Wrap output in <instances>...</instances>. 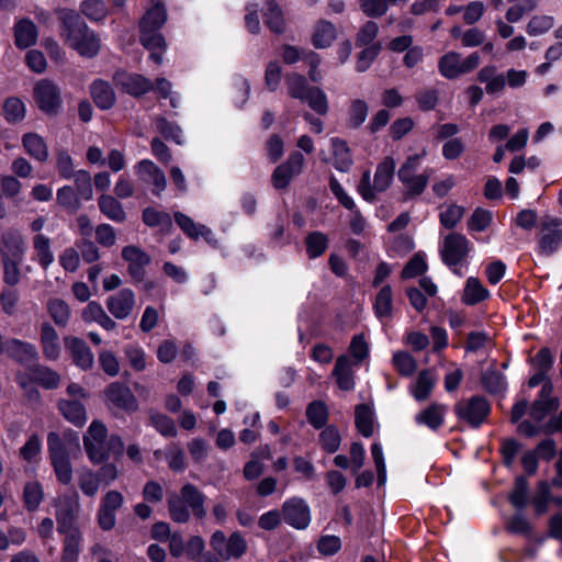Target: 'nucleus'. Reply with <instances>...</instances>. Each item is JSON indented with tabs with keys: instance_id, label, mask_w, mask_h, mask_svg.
Segmentation results:
<instances>
[{
	"instance_id": "obj_46",
	"label": "nucleus",
	"mask_w": 562,
	"mask_h": 562,
	"mask_svg": "<svg viewBox=\"0 0 562 562\" xmlns=\"http://www.w3.org/2000/svg\"><path fill=\"white\" fill-rule=\"evenodd\" d=\"M435 386V378L430 370H423L419 372L415 386L413 389L414 397L419 401H426Z\"/></svg>"
},
{
	"instance_id": "obj_9",
	"label": "nucleus",
	"mask_w": 562,
	"mask_h": 562,
	"mask_svg": "<svg viewBox=\"0 0 562 562\" xmlns=\"http://www.w3.org/2000/svg\"><path fill=\"white\" fill-rule=\"evenodd\" d=\"M562 244V220L546 216L541 221L539 238V250L550 256L554 254Z\"/></svg>"
},
{
	"instance_id": "obj_11",
	"label": "nucleus",
	"mask_w": 562,
	"mask_h": 562,
	"mask_svg": "<svg viewBox=\"0 0 562 562\" xmlns=\"http://www.w3.org/2000/svg\"><path fill=\"white\" fill-rule=\"evenodd\" d=\"M304 166V156L300 151L292 153L286 161L279 165L272 173L276 189H285L293 177L300 175Z\"/></svg>"
},
{
	"instance_id": "obj_15",
	"label": "nucleus",
	"mask_w": 562,
	"mask_h": 562,
	"mask_svg": "<svg viewBox=\"0 0 562 562\" xmlns=\"http://www.w3.org/2000/svg\"><path fill=\"white\" fill-rule=\"evenodd\" d=\"M122 258L128 262L127 271L135 282H143L145 279V268L150 263L151 258L148 254L134 245L125 246L122 249Z\"/></svg>"
},
{
	"instance_id": "obj_59",
	"label": "nucleus",
	"mask_w": 562,
	"mask_h": 562,
	"mask_svg": "<svg viewBox=\"0 0 562 562\" xmlns=\"http://www.w3.org/2000/svg\"><path fill=\"white\" fill-rule=\"evenodd\" d=\"M57 202L74 213L81 207V202L78 194L69 186H65L57 191Z\"/></svg>"
},
{
	"instance_id": "obj_10",
	"label": "nucleus",
	"mask_w": 562,
	"mask_h": 562,
	"mask_svg": "<svg viewBox=\"0 0 562 562\" xmlns=\"http://www.w3.org/2000/svg\"><path fill=\"white\" fill-rule=\"evenodd\" d=\"M469 251L467 237L459 233H451L445 237L440 255L448 267H454L467 258Z\"/></svg>"
},
{
	"instance_id": "obj_8",
	"label": "nucleus",
	"mask_w": 562,
	"mask_h": 562,
	"mask_svg": "<svg viewBox=\"0 0 562 562\" xmlns=\"http://www.w3.org/2000/svg\"><path fill=\"white\" fill-rule=\"evenodd\" d=\"M56 519L59 529L75 528V521L80 512L79 494L71 493L60 495L55 499Z\"/></svg>"
},
{
	"instance_id": "obj_27",
	"label": "nucleus",
	"mask_w": 562,
	"mask_h": 562,
	"mask_svg": "<svg viewBox=\"0 0 562 562\" xmlns=\"http://www.w3.org/2000/svg\"><path fill=\"white\" fill-rule=\"evenodd\" d=\"M173 216L177 225L189 238L196 240L203 237L206 241H211L213 233L209 227L194 223L191 217L181 212H176Z\"/></svg>"
},
{
	"instance_id": "obj_24",
	"label": "nucleus",
	"mask_w": 562,
	"mask_h": 562,
	"mask_svg": "<svg viewBox=\"0 0 562 562\" xmlns=\"http://www.w3.org/2000/svg\"><path fill=\"white\" fill-rule=\"evenodd\" d=\"M81 317L85 323H97L103 329L111 331L116 328V323L112 319L104 308L95 301H91L81 312Z\"/></svg>"
},
{
	"instance_id": "obj_37",
	"label": "nucleus",
	"mask_w": 562,
	"mask_h": 562,
	"mask_svg": "<svg viewBox=\"0 0 562 562\" xmlns=\"http://www.w3.org/2000/svg\"><path fill=\"white\" fill-rule=\"evenodd\" d=\"M100 211L110 220L122 223L126 220V213L122 204L112 195L102 194L98 201Z\"/></svg>"
},
{
	"instance_id": "obj_56",
	"label": "nucleus",
	"mask_w": 562,
	"mask_h": 562,
	"mask_svg": "<svg viewBox=\"0 0 562 562\" xmlns=\"http://www.w3.org/2000/svg\"><path fill=\"white\" fill-rule=\"evenodd\" d=\"M149 418H150L151 425L162 436L175 437L177 435V428H176L175 422L167 415L150 411Z\"/></svg>"
},
{
	"instance_id": "obj_21",
	"label": "nucleus",
	"mask_w": 562,
	"mask_h": 562,
	"mask_svg": "<svg viewBox=\"0 0 562 562\" xmlns=\"http://www.w3.org/2000/svg\"><path fill=\"white\" fill-rule=\"evenodd\" d=\"M180 496L196 519L202 520L205 518L206 510L204 504L206 497L196 486L190 483L184 484L180 490Z\"/></svg>"
},
{
	"instance_id": "obj_28",
	"label": "nucleus",
	"mask_w": 562,
	"mask_h": 562,
	"mask_svg": "<svg viewBox=\"0 0 562 562\" xmlns=\"http://www.w3.org/2000/svg\"><path fill=\"white\" fill-rule=\"evenodd\" d=\"M90 94L95 105L102 110H109L115 103L114 90L104 80H94L90 86Z\"/></svg>"
},
{
	"instance_id": "obj_41",
	"label": "nucleus",
	"mask_w": 562,
	"mask_h": 562,
	"mask_svg": "<svg viewBox=\"0 0 562 562\" xmlns=\"http://www.w3.org/2000/svg\"><path fill=\"white\" fill-rule=\"evenodd\" d=\"M374 313L379 318L392 317L393 291L390 285H384L378 292L373 304Z\"/></svg>"
},
{
	"instance_id": "obj_39",
	"label": "nucleus",
	"mask_w": 562,
	"mask_h": 562,
	"mask_svg": "<svg viewBox=\"0 0 562 562\" xmlns=\"http://www.w3.org/2000/svg\"><path fill=\"white\" fill-rule=\"evenodd\" d=\"M2 244L4 247L3 256L14 259H22L24 251V243L18 231H7L2 234Z\"/></svg>"
},
{
	"instance_id": "obj_36",
	"label": "nucleus",
	"mask_w": 562,
	"mask_h": 562,
	"mask_svg": "<svg viewBox=\"0 0 562 562\" xmlns=\"http://www.w3.org/2000/svg\"><path fill=\"white\" fill-rule=\"evenodd\" d=\"M334 166L339 171H348L352 166V157L347 143L338 137L331 138Z\"/></svg>"
},
{
	"instance_id": "obj_53",
	"label": "nucleus",
	"mask_w": 562,
	"mask_h": 562,
	"mask_svg": "<svg viewBox=\"0 0 562 562\" xmlns=\"http://www.w3.org/2000/svg\"><path fill=\"white\" fill-rule=\"evenodd\" d=\"M306 417L308 423L316 429L324 427L327 423L328 412L325 403L314 401L306 408Z\"/></svg>"
},
{
	"instance_id": "obj_18",
	"label": "nucleus",
	"mask_w": 562,
	"mask_h": 562,
	"mask_svg": "<svg viewBox=\"0 0 562 562\" xmlns=\"http://www.w3.org/2000/svg\"><path fill=\"white\" fill-rule=\"evenodd\" d=\"M40 342L42 353L46 360L55 361L59 358L61 346L56 329L47 322L41 326Z\"/></svg>"
},
{
	"instance_id": "obj_49",
	"label": "nucleus",
	"mask_w": 562,
	"mask_h": 562,
	"mask_svg": "<svg viewBox=\"0 0 562 562\" xmlns=\"http://www.w3.org/2000/svg\"><path fill=\"white\" fill-rule=\"evenodd\" d=\"M15 381L25 395L33 400L35 397V363L27 364L23 370H19Z\"/></svg>"
},
{
	"instance_id": "obj_3",
	"label": "nucleus",
	"mask_w": 562,
	"mask_h": 562,
	"mask_svg": "<svg viewBox=\"0 0 562 562\" xmlns=\"http://www.w3.org/2000/svg\"><path fill=\"white\" fill-rule=\"evenodd\" d=\"M394 171V159L392 157H385L376 167V171L373 179V186H371L370 171L366 170L362 173V178L358 186L359 193L366 201H374L376 192H384L391 186Z\"/></svg>"
},
{
	"instance_id": "obj_55",
	"label": "nucleus",
	"mask_w": 562,
	"mask_h": 562,
	"mask_svg": "<svg viewBox=\"0 0 562 562\" xmlns=\"http://www.w3.org/2000/svg\"><path fill=\"white\" fill-rule=\"evenodd\" d=\"M247 550V542L239 532H233L227 539L223 559H239Z\"/></svg>"
},
{
	"instance_id": "obj_2",
	"label": "nucleus",
	"mask_w": 562,
	"mask_h": 562,
	"mask_svg": "<svg viewBox=\"0 0 562 562\" xmlns=\"http://www.w3.org/2000/svg\"><path fill=\"white\" fill-rule=\"evenodd\" d=\"M288 93L294 99L307 102L310 108L319 115L328 112V101L324 91L318 87L308 86L304 76L292 72L285 76Z\"/></svg>"
},
{
	"instance_id": "obj_57",
	"label": "nucleus",
	"mask_w": 562,
	"mask_h": 562,
	"mask_svg": "<svg viewBox=\"0 0 562 562\" xmlns=\"http://www.w3.org/2000/svg\"><path fill=\"white\" fill-rule=\"evenodd\" d=\"M81 12L91 21H102L108 15V9L102 0H85L80 4Z\"/></svg>"
},
{
	"instance_id": "obj_16",
	"label": "nucleus",
	"mask_w": 562,
	"mask_h": 562,
	"mask_svg": "<svg viewBox=\"0 0 562 562\" xmlns=\"http://www.w3.org/2000/svg\"><path fill=\"white\" fill-rule=\"evenodd\" d=\"M282 516L286 524L296 529L306 528L311 520L310 508L301 498L285 502L282 506Z\"/></svg>"
},
{
	"instance_id": "obj_50",
	"label": "nucleus",
	"mask_w": 562,
	"mask_h": 562,
	"mask_svg": "<svg viewBox=\"0 0 562 562\" xmlns=\"http://www.w3.org/2000/svg\"><path fill=\"white\" fill-rule=\"evenodd\" d=\"M307 256L311 259L322 256L328 247V238L324 233L313 232L305 238Z\"/></svg>"
},
{
	"instance_id": "obj_14",
	"label": "nucleus",
	"mask_w": 562,
	"mask_h": 562,
	"mask_svg": "<svg viewBox=\"0 0 562 562\" xmlns=\"http://www.w3.org/2000/svg\"><path fill=\"white\" fill-rule=\"evenodd\" d=\"M104 394L106 400L119 409H122L127 413L136 412L138 409V403L135 395L133 394L131 389L124 383H110L105 387Z\"/></svg>"
},
{
	"instance_id": "obj_31",
	"label": "nucleus",
	"mask_w": 562,
	"mask_h": 562,
	"mask_svg": "<svg viewBox=\"0 0 562 562\" xmlns=\"http://www.w3.org/2000/svg\"><path fill=\"white\" fill-rule=\"evenodd\" d=\"M14 44L19 49H26L35 45V23L24 18L14 25Z\"/></svg>"
},
{
	"instance_id": "obj_5",
	"label": "nucleus",
	"mask_w": 562,
	"mask_h": 562,
	"mask_svg": "<svg viewBox=\"0 0 562 562\" xmlns=\"http://www.w3.org/2000/svg\"><path fill=\"white\" fill-rule=\"evenodd\" d=\"M37 109L48 119L58 116L63 111L60 88L48 79L37 82Z\"/></svg>"
},
{
	"instance_id": "obj_63",
	"label": "nucleus",
	"mask_w": 562,
	"mask_h": 562,
	"mask_svg": "<svg viewBox=\"0 0 562 562\" xmlns=\"http://www.w3.org/2000/svg\"><path fill=\"white\" fill-rule=\"evenodd\" d=\"M72 177L75 178L77 194L87 201L91 200L93 190L90 173L86 170H78Z\"/></svg>"
},
{
	"instance_id": "obj_48",
	"label": "nucleus",
	"mask_w": 562,
	"mask_h": 562,
	"mask_svg": "<svg viewBox=\"0 0 562 562\" xmlns=\"http://www.w3.org/2000/svg\"><path fill=\"white\" fill-rule=\"evenodd\" d=\"M481 383L490 394H498L506 389L504 374L494 369H488L482 373Z\"/></svg>"
},
{
	"instance_id": "obj_38",
	"label": "nucleus",
	"mask_w": 562,
	"mask_h": 562,
	"mask_svg": "<svg viewBox=\"0 0 562 562\" xmlns=\"http://www.w3.org/2000/svg\"><path fill=\"white\" fill-rule=\"evenodd\" d=\"M143 222L149 227H160L164 233L172 229V220L169 213L158 211L154 207H146L142 214Z\"/></svg>"
},
{
	"instance_id": "obj_32",
	"label": "nucleus",
	"mask_w": 562,
	"mask_h": 562,
	"mask_svg": "<svg viewBox=\"0 0 562 562\" xmlns=\"http://www.w3.org/2000/svg\"><path fill=\"white\" fill-rule=\"evenodd\" d=\"M431 170H425L422 175L407 176V179L398 178L404 186L403 195L405 199H412L420 195L428 184Z\"/></svg>"
},
{
	"instance_id": "obj_52",
	"label": "nucleus",
	"mask_w": 562,
	"mask_h": 562,
	"mask_svg": "<svg viewBox=\"0 0 562 562\" xmlns=\"http://www.w3.org/2000/svg\"><path fill=\"white\" fill-rule=\"evenodd\" d=\"M78 485L81 492L88 497H94L99 491L100 479L89 469L78 472Z\"/></svg>"
},
{
	"instance_id": "obj_51",
	"label": "nucleus",
	"mask_w": 562,
	"mask_h": 562,
	"mask_svg": "<svg viewBox=\"0 0 562 562\" xmlns=\"http://www.w3.org/2000/svg\"><path fill=\"white\" fill-rule=\"evenodd\" d=\"M368 104L361 99H355L350 102L348 111V126L350 128H359L366 121L368 115Z\"/></svg>"
},
{
	"instance_id": "obj_19",
	"label": "nucleus",
	"mask_w": 562,
	"mask_h": 562,
	"mask_svg": "<svg viewBox=\"0 0 562 562\" xmlns=\"http://www.w3.org/2000/svg\"><path fill=\"white\" fill-rule=\"evenodd\" d=\"M48 452L50 461L68 458L74 448L80 451V443L77 436L69 435L64 441L57 432H49L47 437Z\"/></svg>"
},
{
	"instance_id": "obj_45",
	"label": "nucleus",
	"mask_w": 562,
	"mask_h": 562,
	"mask_svg": "<svg viewBox=\"0 0 562 562\" xmlns=\"http://www.w3.org/2000/svg\"><path fill=\"white\" fill-rule=\"evenodd\" d=\"M488 296V291L481 284L479 279L469 278L463 290L462 301L467 305H474Z\"/></svg>"
},
{
	"instance_id": "obj_4",
	"label": "nucleus",
	"mask_w": 562,
	"mask_h": 562,
	"mask_svg": "<svg viewBox=\"0 0 562 562\" xmlns=\"http://www.w3.org/2000/svg\"><path fill=\"white\" fill-rule=\"evenodd\" d=\"M491 406L483 396L475 395L468 400H461L454 405L458 418L473 428H477L487 418Z\"/></svg>"
},
{
	"instance_id": "obj_6",
	"label": "nucleus",
	"mask_w": 562,
	"mask_h": 562,
	"mask_svg": "<svg viewBox=\"0 0 562 562\" xmlns=\"http://www.w3.org/2000/svg\"><path fill=\"white\" fill-rule=\"evenodd\" d=\"M480 64L477 53L470 54L464 60L456 52H449L441 56L438 61L440 74L447 79H454L475 69Z\"/></svg>"
},
{
	"instance_id": "obj_12",
	"label": "nucleus",
	"mask_w": 562,
	"mask_h": 562,
	"mask_svg": "<svg viewBox=\"0 0 562 562\" xmlns=\"http://www.w3.org/2000/svg\"><path fill=\"white\" fill-rule=\"evenodd\" d=\"M124 497L119 491H109L101 499L98 510V524L102 530H111L114 528L116 518L115 512L122 507Z\"/></svg>"
},
{
	"instance_id": "obj_25",
	"label": "nucleus",
	"mask_w": 562,
	"mask_h": 562,
	"mask_svg": "<svg viewBox=\"0 0 562 562\" xmlns=\"http://www.w3.org/2000/svg\"><path fill=\"white\" fill-rule=\"evenodd\" d=\"M4 352L21 364H32L35 359V348L32 344L19 339H11L5 342Z\"/></svg>"
},
{
	"instance_id": "obj_34",
	"label": "nucleus",
	"mask_w": 562,
	"mask_h": 562,
	"mask_svg": "<svg viewBox=\"0 0 562 562\" xmlns=\"http://www.w3.org/2000/svg\"><path fill=\"white\" fill-rule=\"evenodd\" d=\"M445 411V405L432 403L427 408L417 414L416 422L418 424L426 425L430 429L436 430L443 423Z\"/></svg>"
},
{
	"instance_id": "obj_61",
	"label": "nucleus",
	"mask_w": 562,
	"mask_h": 562,
	"mask_svg": "<svg viewBox=\"0 0 562 562\" xmlns=\"http://www.w3.org/2000/svg\"><path fill=\"white\" fill-rule=\"evenodd\" d=\"M493 214L488 210L477 207L468 221L469 229L474 232L485 231L492 223Z\"/></svg>"
},
{
	"instance_id": "obj_62",
	"label": "nucleus",
	"mask_w": 562,
	"mask_h": 562,
	"mask_svg": "<svg viewBox=\"0 0 562 562\" xmlns=\"http://www.w3.org/2000/svg\"><path fill=\"white\" fill-rule=\"evenodd\" d=\"M156 130L166 138L181 144V130L180 127L167 121L164 116H157L155 120Z\"/></svg>"
},
{
	"instance_id": "obj_17",
	"label": "nucleus",
	"mask_w": 562,
	"mask_h": 562,
	"mask_svg": "<svg viewBox=\"0 0 562 562\" xmlns=\"http://www.w3.org/2000/svg\"><path fill=\"white\" fill-rule=\"evenodd\" d=\"M135 170L143 182L154 186L153 194L160 196L161 192L166 189L167 186L164 171L148 159L140 160L136 165Z\"/></svg>"
},
{
	"instance_id": "obj_33",
	"label": "nucleus",
	"mask_w": 562,
	"mask_h": 562,
	"mask_svg": "<svg viewBox=\"0 0 562 562\" xmlns=\"http://www.w3.org/2000/svg\"><path fill=\"white\" fill-rule=\"evenodd\" d=\"M63 416L78 427H82L87 422V413L82 403L78 401L63 400L58 404Z\"/></svg>"
},
{
	"instance_id": "obj_47",
	"label": "nucleus",
	"mask_w": 562,
	"mask_h": 562,
	"mask_svg": "<svg viewBox=\"0 0 562 562\" xmlns=\"http://www.w3.org/2000/svg\"><path fill=\"white\" fill-rule=\"evenodd\" d=\"M355 423L359 432L364 437L373 434V417L371 408L366 404H359L355 411Z\"/></svg>"
},
{
	"instance_id": "obj_29",
	"label": "nucleus",
	"mask_w": 562,
	"mask_h": 562,
	"mask_svg": "<svg viewBox=\"0 0 562 562\" xmlns=\"http://www.w3.org/2000/svg\"><path fill=\"white\" fill-rule=\"evenodd\" d=\"M58 531L65 533L61 562H77L82 540L79 529L75 527Z\"/></svg>"
},
{
	"instance_id": "obj_43",
	"label": "nucleus",
	"mask_w": 562,
	"mask_h": 562,
	"mask_svg": "<svg viewBox=\"0 0 562 562\" xmlns=\"http://www.w3.org/2000/svg\"><path fill=\"white\" fill-rule=\"evenodd\" d=\"M47 311L54 323L61 328H65L70 318V308L68 304L61 299H50L47 302Z\"/></svg>"
},
{
	"instance_id": "obj_13",
	"label": "nucleus",
	"mask_w": 562,
	"mask_h": 562,
	"mask_svg": "<svg viewBox=\"0 0 562 562\" xmlns=\"http://www.w3.org/2000/svg\"><path fill=\"white\" fill-rule=\"evenodd\" d=\"M135 304V293L131 289L126 288L110 295L105 301L108 311L119 321L130 317L134 312Z\"/></svg>"
},
{
	"instance_id": "obj_64",
	"label": "nucleus",
	"mask_w": 562,
	"mask_h": 562,
	"mask_svg": "<svg viewBox=\"0 0 562 562\" xmlns=\"http://www.w3.org/2000/svg\"><path fill=\"white\" fill-rule=\"evenodd\" d=\"M76 248L82 260L87 263L95 262L100 258L99 248L90 238H80L77 240Z\"/></svg>"
},
{
	"instance_id": "obj_30",
	"label": "nucleus",
	"mask_w": 562,
	"mask_h": 562,
	"mask_svg": "<svg viewBox=\"0 0 562 562\" xmlns=\"http://www.w3.org/2000/svg\"><path fill=\"white\" fill-rule=\"evenodd\" d=\"M266 10L263 11V21L267 27L276 34H282L285 31V20L280 5L276 0H265Z\"/></svg>"
},
{
	"instance_id": "obj_26",
	"label": "nucleus",
	"mask_w": 562,
	"mask_h": 562,
	"mask_svg": "<svg viewBox=\"0 0 562 562\" xmlns=\"http://www.w3.org/2000/svg\"><path fill=\"white\" fill-rule=\"evenodd\" d=\"M139 41L142 45L150 50V58L156 64L162 63V53L166 50L167 44L159 31H140Z\"/></svg>"
},
{
	"instance_id": "obj_40",
	"label": "nucleus",
	"mask_w": 562,
	"mask_h": 562,
	"mask_svg": "<svg viewBox=\"0 0 562 562\" xmlns=\"http://www.w3.org/2000/svg\"><path fill=\"white\" fill-rule=\"evenodd\" d=\"M3 117L10 124H16L25 117V104L18 97H9L2 105Z\"/></svg>"
},
{
	"instance_id": "obj_60",
	"label": "nucleus",
	"mask_w": 562,
	"mask_h": 562,
	"mask_svg": "<svg viewBox=\"0 0 562 562\" xmlns=\"http://www.w3.org/2000/svg\"><path fill=\"white\" fill-rule=\"evenodd\" d=\"M550 502V485L546 481H540L537 486L536 495L532 498V505L538 516L543 515L548 510Z\"/></svg>"
},
{
	"instance_id": "obj_54",
	"label": "nucleus",
	"mask_w": 562,
	"mask_h": 562,
	"mask_svg": "<svg viewBox=\"0 0 562 562\" xmlns=\"http://www.w3.org/2000/svg\"><path fill=\"white\" fill-rule=\"evenodd\" d=\"M168 509L175 522L186 524L190 519V510L180 495H172L168 499Z\"/></svg>"
},
{
	"instance_id": "obj_1",
	"label": "nucleus",
	"mask_w": 562,
	"mask_h": 562,
	"mask_svg": "<svg viewBox=\"0 0 562 562\" xmlns=\"http://www.w3.org/2000/svg\"><path fill=\"white\" fill-rule=\"evenodd\" d=\"M56 13L60 23V36L65 44L82 57L97 56L101 48L100 37L87 25L80 14L67 8L57 9Z\"/></svg>"
},
{
	"instance_id": "obj_20",
	"label": "nucleus",
	"mask_w": 562,
	"mask_h": 562,
	"mask_svg": "<svg viewBox=\"0 0 562 562\" xmlns=\"http://www.w3.org/2000/svg\"><path fill=\"white\" fill-rule=\"evenodd\" d=\"M65 345L70 352L76 366L82 370H89L93 366V355L88 345L78 337H66Z\"/></svg>"
},
{
	"instance_id": "obj_35",
	"label": "nucleus",
	"mask_w": 562,
	"mask_h": 562,
	"mask_svg": "<svg viewBox=\"0 0 562 562\" xmlns=\"http://www.w3.org/2000/svg\"><path fill=\"white\" fill-rule=\"evenodd\" d=\"M167 21V12L162 4H155L149 9L139 23L140 31H159Z\"/></svg>"
},
{
	"instance_id": "obj_44",
	"label": "nucleus",
	"mask_w": 562,
	"mask_h": 562,
	"mask_svg": "<svg viewBox=\"0 0 562 562\" xmlns=\"http://www.w3.org/2000/svg\"><path fill=\"white\" fill-rule=\"evenodd\" d=\"M335 38V26L328 21L318 22L313 34V45L316 48H326L331 45Z\"/></svg>"
},
{
	"instance_id": "obj_7",
	"label": "nucleus",
	"mask_w": 562,
	"mask_h": 562,
	"mask_svg": "<svg viewBox=\"0 0 562 562\" xmlns=\"http://www.w3.org/2000/svg\"><path fill=\"white\" fill-rule=\"evenodd\" d=\"M106 427L99 420H93L87 434L83 436V446L86 452L95 464H100L106 460Z\"/></svg>"
},
{
	"instance_id": "obj_22",
	"label": "nucleus",
	"mask_w": 562,
	"mask_h": 562,
	"mask_svg": "<svg viewBox=\"0 0 562 562\" xmlns=\"http://www.w3.org/2000/svg\"><path fill=\"white\" fill-rule=\"evenodd\" d=\"M357 366L348 356L342 355L336 359L333 376L340 390L351 391L355 387V374L352 368Z\"/></svg>"
},
{
	"instance_id": "obj_42",
	"label": "nucleus",
	"mask_w": 562,
	"mask_h": 562,
	"mask_svg": "<svg viewBox=\"0 0 562 562\" xmlns=\"http://www.w3.org/2000/svg\"><path fill=\"white\" fill-rule=\"evenodd\" d=\"M509 503L518 510L524 509L529 501V484L526 477L518 476L508 495Z\"/></svg>"
},
{
	"instance_id": "obj_58",
	"label": "nucleus",
	"mask_w": 562,
	"mask_h": 562,
	"mask_svg": "<svg viewBox=\"0 0 562 562\" xmlns=\"http://www.w3.org/2000/svg\"><path fill=\"white\" fill-rule=\"evenodd\" d=\"M393 364L401 375L409 376L416 369V360L406 351L395 352L393 356Z\"/></svg>"
},
{
	"instance_id": "obj_23",
	"label": "nucleus",
	"mask_w": 562,
	"mask_h": 562,
	"mask_svg": "<svg viewBox=\"0 0 562 562\" xmlns=\"http://www.w3.org/2000/svg\"><path fill=\"white\" fill-rule=\"evenodd\" d=\"M115 80L123 91L133 97H140L154 88L149 79L137 74L117 75Z\"/></svg>"
}]
</instances>
